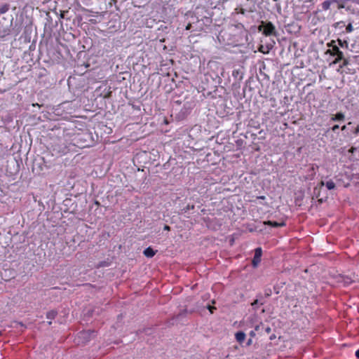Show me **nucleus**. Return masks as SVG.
Wrapping results in <instances>:
<instances>
[{"instance_id":"6ab92c4d","label":"nucleus","mask_w":359,"mask_h":359,"mask_svg":"<svg viewBox=\"0 0 359 359\" xmlns=\"http://www.w3.org/2000/svg\"><path fill=\"white\" fill-rule=\"evenodd\" d=\"M163 229L166 230V231H170V227L168 225H165L164 227H163Z\"/></svg>"},{"instance_id":"cd10ccee","label":"nucleus","mask_w":359,"mask_h":359,"mask_svg":"<svg viewBox=\"0 0 359 359\" xmlns=\"http://www.w3.org/2000/svg\"><path fill=\"white\" fill-rule=\"evenodd\" d=\"M238 74V72H237V71H236H236H233V72L232 75H233V76H236V74Z\"/></svg>"},{"instance_id":"2f4dec72","label":"nucleus","mask_w":359,"mask_h":359,"mask_svg":"<svg viewBox=\"0 0 359 359\" xmlns=\"http://www.w3.org/2000/svg\"><path fill=\"white\" fill-rule=\"evenodd\" d=\"M257 300H255L253 303H252V305L254 306L255 304H257Z\"/></svg>"},{"instance_id":"c9c22d12","label":"nucleus","mask_w":359,"mask_h":359,"mask_svg":"<svg viewBox=\"0 0 359 359\" xmlns=\"http://www.w3.org/2000/svg\"><path fill=\"white\" fill-rule=\"evenodd\" d=\"M81 334L83 335H86L87 333L86 332H83V333H81Z\"/></svg>"},{"instance_id":"f704fd0d","label":"nucleus","mask_w":359,"mask_h":359,"mask_svg":"<svg viewBox=\"0 0 359 359\" xmlns=\"http://www.w3.org/2000/svg\"><path fill=\"white\" fill-rule=\"evenodd\" d=\"M333 64H336L337 63V58L332 62Z\"/></svg>"},{"instance_id":"c85d7f7f","label":"nucleus","mask_w":359,"mask_h":359,"mask_svg":"<svg viewBox=\"0 0 359 359\" xmlns=\"http://www.w3.org/2000/svg\"><path fill=\"white\" fill-rule=\"evenodd\" d=\"M238 74V72H237V71H236H236H233V72L232 75H233V76H236V74Z\"/></svg>"},{"instance_id":"f03ea898","label":"nucleus","mask_w":359,"mask_h":359,"mask_svg":"<svg viewBox=\"0 0 359 359\" xmlns=\"http://www.w3.org/2000/svg\"><path fill=\"white\" fill-rule=\"evenodd\" d=\"M354 281H355V275H353V277L344 276V275H338V285L341 284L344 286H346Z\"/></svg>"},{"instance_id":"2eb2a0df","label":"nucleus","mask_w":359,"mask_h":359,"mask_svg":"<svg viewBox=\"0 0 359 359\" xmlns=\"http://www.w3.org/2000/svg\"><path fill=\"white\" fill-rule=\"evenodd\" d=\"M344 118V115L341 113H338V121L342 120Z\"/></svg>"},{"instance_id":"0eeeda50","label":"nucleus","mask_w":359,"mask_h":359,"mask_svg":"<svg viewBox=\"0 0 359 359\" xmlns=\"http://www.w3.org/2000/svg\"><path fill=\"white\" fill-rule=\"evenodd\" d=\"M56 315H57V313L55 311H51L50 312H48V313L46 315V317L48 319H53V318H55Z\"/></svg>"},{"instance_id":"9b49d317","label":"nucleus","mask_w":359,"mask_h":359,"mask_svg":"<svg viewBox=\"0 0 359 359\" xmlns=\"http://www.w3.org/2000/svg\"><path fill=\"white\" fill-rule=\"evenodd\" d=\"M194 208V205H188L185 208H184V210L185 212H187V210H193Z\"/></svg>"},{"instance_id":"b1692460","label":"nucleus","mask_w":359,"mask_h":359,"mask_svg":"<svg viewBox=\"0 0 359 359\" xmlns=\"http://www.w3.org/2000/svg\"><path fill=\"white\" fill-rule=\"evenodd\" d=\"M259 50L260 52H262V53H265V52L264 51V48H263V46H262L259 48Z\"/></svg>"},{"instance_id":"393cba45","label":"nucleus","mask_w":359,"mask_h":359,"mask_svg":"<svg viewBox=\"0 0 359 359\" xmlns=\"http://www.w3.org/2000/svg\"><path fill=\"white\" fill-rule=\"evenodd\" d=\"M259 50L260 52H262V53H265V52L264 51V48H263V46H262L259 48Z\"/></svg>"},{"instance_id":"dca6fc26","label":"nucleus","mask_w":359,"mask_h":359,"mask_svg":"<svg viewBox=\"0 0 359 359\" xmlns=\"http://www.w3.org/2000/svg\"><path fill=\"white\" fill-rule=\"evenodd\" d=\"M238 13L244 15L245 13V9L243 8H241Z\"/></svg>"},{"instance_id":"ddd939ff","label":"nucleus","mask_w":359,"mask_h":359,"mask_svg":"<svg viewBox=\"0 0 359 359\" xmlns=\"http://www.w3.org/2000/svg\"><path fill=\"white\" fill-rule=\"evenodd\" d=\"M345 26L346 25L344 22H338V29H341Z\"/></svg>"},{"instance_id":"c756f323","label":"nucleus","mask_w":359,"mask_h":359,"mask_svg":"<svg viewBox=\"0 0 359 359\" xmlns=\"http://www.w3.org/2000/svg\"><path fill=\"white\" fill-rule=\"evenodd\" d=\"M332 130H335L337 129V125H334L332 128Z\"/></svg>"},{"instance_id":"473e14b6","label":"nucleus","mask_w":359,"mask_h":359,"mask_svg":"<svg viewBox=\"0 0 359 359\" xmlns=\"http://www.w3.org/2000/svg\"><path fill=\"white\" fill-rule=\"evenodd\" d=\"M325 4H327V2H323V7L327 8V7H325Z\"/></svg>"},{"instance_id":"f8f14e48","label":"nucleus","mask_w":359,"mask_h":359,"mask_svg":"<svg viewBox=\"0 0 359 359\" xmlns=\"http://www.w3.org/2000/svg\"><path fill=\"white\" fill-rule=\"evenodd\" d=\"M337 55H338V62H339V60H341L342 59L343 53L340 50H338Z\"/></svg>"},{"instance_id":"20e7f679","label":"nucleus","mask_w":359,"mask_h":359,"mask_svg":"<svg viewBox=\"0 0 359 359\" xmlns=\"http://www.w3.org/2000/svg\"><path fill=\"white\" fill-rule=\"evenodd\" d=\"M264 224L272 227H283L286 225V223L284 221L278 222L275 221L267 220L264 222Z\"/></svg>"},{"instance_id":"bb28decb","label":"nucleus","mask_w":359,"mask_h":359,"mask_svg":"<svg viewBox=\"0 0 359 359\" xmlns=\"http://www.w3.org/2000/svg\"><path fill=\"white\" fill-rule=\"evenodd\" d=\"M332 50L333 52H337V46H333Z\"/></svg>"},{"instance_id":"39448f33","label":"nucleus","mask_w":359,"mask_h":359,"mask_svg":"<svg viewBox=\"0 0 359 359\" xmlns=\"http://www.w3.org/2000/svg\"><path fill=\"white\" fill-rule=\"evenodd\" d=\"M245 337H246L245 334L242 331L237 332L235 334L236 340L240 344H241L244 341V340L245 339Z\"/></svg>"},{"instance_id":"5701e85b","label":"nucleus","mask_w":359,"mask_h":359,"mask_svg":"<svg viewBox=\"0 0 359 359\" xmlns=\"http://www.w3.org/2000/svg\"><path fill=\"white\" fill-rule=\"evenodd\" d=\"M355 356L359 358V348L355 351Z\"/></svg>"},{"instance_id":"f257e3e1","label":"nucleus","mask_w":359,"mask_h":359,"mask_svg":"<svg viewBox=\"0 0 359 359\" xmlns=\"http://www.w3.org/2000/svg\"><path fill=\"white\" fill-rule=\"evenodd\" d=\"M259 30L262 31L264 35L269 36L276 34V27L272 22H262V24L259 26Z\"/></svg>"},{"instance_id":"4468645a","label":"nucleus","mask_w":359,"mask_h":359,"mask_svg":"<svg viewBox=\"0 0 359 359\" xmlns=\"http://www.w3.org/2000/svg\"><path fill=\"white\" fill-rule=\"evenodd\" d=\"M263 326V324L261 323L259 325H257L255 327V331H259L260 329V327Z\"/></svg>"},{"instance_id":"412c9836","label":"nucleus","mask_w":359,"mask_h":359,"mask_svg":"<svg viewBox=\"0 0 359 359\" xmlns=\"http://www.w3.org/2000/svg\"><path fill=\"white\" fill-rule=\"evenodd\" d=\"M191 27V23H189L187 27H186V29L187 30H189Z\"/></svg>"},{"instance_id":"9d476101","label":"nucleus","mask_w":359,"mask_h":359,"mask_svg":"<svg viewBox=\"0 0 359 359\" xmlns=\"http://www.w3.org/2000/svg\"><path fill=\"white\" fill-rule=\"evenodd\" d=\"M111 91L110 90V88L109 89L108 92L104 95V98H109L111 96Z\"/></svg>"},{"instance_id":"a878e982","label":"nucleus","mask_w":359,"mask_h":359,"mask_svg":"<svg viewBox=\"0 0 359 359\" xmlns=\"http://www.w3.org/2000/svg\"><path fill=\"white\" fill-rule=\"evenodd\" d=\"M337 42H338V46H342L341 41L339 39H338Z\"/></svg>"},{"instance_id":"423d86ee","label":"nucleus","mask_w":359,"mask_h":359,"mask_svg":"<svg viewBox=\"0 0 359 359\" xmlns=\"http://www.w3.org/2000/svg\"><path fill=\"white\" fill-rule=\"evenodd\" d=\"M156 251L154 250L151 247L147 248L144 252L143 254L147 257H153L156 255Z\"/></svg>"},{"instance_id":"f3484780","label":"nucleus","mask_w":359,"mask_h":359,"mask_svg":"<svg viewBox=\"0 0 359 359\" xmlns=\"http://www.w3.org/2000/svg\"><path fill=\"white\" fill-rule=\"evenodd\" d=\"M208 309L210 310V313H213V310H214V309H215V307H214V306H208Z\"/></svg>"},{"instance_id":"7ed1b4c3","label":"nucleus","mask_w":359,"mask_h":359,"mask_svg":"<svg viewBox=\"0 0 359 359\" xmlns=\"http://www.w3.org/2000/svg\"><path fill=\"white\" fill-rule=\"evenodd\" d=\"M262 255V250L261 248H257L255 250V255L252 259V265L256 266L261 262V257Z\"/></svg>"},{"instance_id":"aec40b11","label":"nucleus","mask_w":359,"mask_h":359,"mask_svg":"<svg viewBox=\"0 0 359 359\" xmlns=\"http://www.w3.org/2000/svg\"><path fill=\"white\" fill-rule=\"evenodd\" d=\"M265 330H266V332L267 333H270V332H271V327H266Z\"/></svg>"},{"instance_id":"a211bd4d","label":"nucleus","mask_w":359,"mask_h":359,"mask_svg":"<svg viewBox=\"0 0 359 359\" xmlns=\"http://www.w3.org/2000/svg\"><path fill=\"white\" fill-rule=\"evenodd\" d=\"M250 336L251 337H254L255 336V330H252V331H250Z\"/></svg>"},{"instance_id":"72a5a7b5","label":"nucleus","mask_w":359,"mask_h":359,"mask_svg":"<svg viewBox=\"0 0 359 359\" xmlns=\"http://www.w3.org/2000/svg\"><path fill=\"white\" fill-rule=\"evenodd\" d=\"M332 120H336V119H337V115H335V116H334V117H332Z\"/></svg>"},{"instance_id":"6e6552de","label":"nucleus","mask_w":359,"mask_h":359,"mask_svg":"<svg viewBox=\"0 0 359 359\" xmlns=\"http://www.w3.org/2000/svg\"><path fill=\"white\" fill-rule=\"evenodd\" d=\"M335 187V184L332 181H328L326 182V187L327 189L331 190L334 189Z\"/></svg>"},{"instance_id":"4be33fe9","label":"nucleus","mask_w":359,"mask_h":359,"mask_svg":"<svg viewBox=\"0 0 359 359\" xmlns=\"http://www.w3.org/2000/svg\"><path fill=\"white\" fill-rule=\"evenodd\" d=\"M257 199L264 200L266 197L264 196H260L257 197Z\"/></svg>"},{"instance_id":"1a4fd4ad","label":"nucleus","mask_w":359,"mask_h":359,"mask_svg":"<svg viewBox=\"0 0 359 359\" xmlns=\"http://www.w3.org/2000/svg\"><path fill=\"white\" fill-rule=\"evenodd\" d=\"M353 31V26H352V24L351 22H349L346 26V32L347 33H350Z\"/></svg>"},{"instance_id":"7c9ffc66","label":"nucleus","mask_w":359,"mask_h":359,"mask_svg":"<svg viewBox=\"0 0 359 359\" xmlns=\"http://www.w3.org/2000/svg\"><path fill=\"white\" fill-rule=\"evenodd\" d=\"M251 343H252V340L249 339L247 344L249 346L251 344Z\"/></svg>"}]
</instances>
